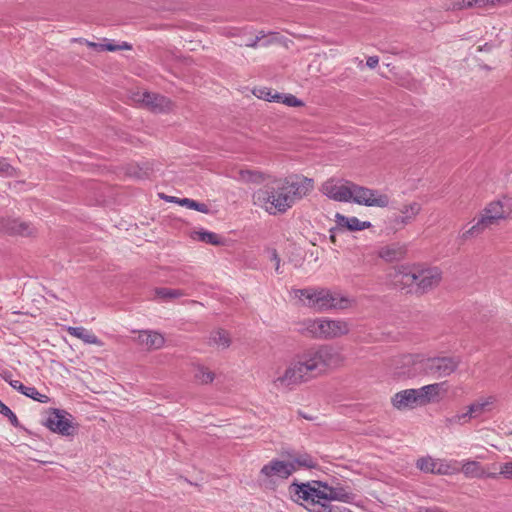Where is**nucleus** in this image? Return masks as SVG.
Returning <instances> with one entry per match:
<instances>
[{"label":"nucleus","instance_id":"9d476101","mask_svg":"<svg viewBox=\"0 0 512 512\" xmlns=\"http://www.w3.org/2000/svg\"><path fill=\"white\" fill-rule=\"evenodd\" d=\"M442 280V272L437 267L419 268L417 267V285L415 292L419 294L427 293L437 287Z\"/></svg>","mask_w":512,"mask_h":512},{"label":"nucleus","instance_id":"58836bf2","mask_svg":"<svg viewBox=\"0 0 512 512\" xmlns=\"http://www.w3.org/2000/svg\"><path fill=\"white\" fill-rule=\"evenodd\" d=\"M498 475L503 476L506 479H512V462H506L499 466Z\"/></svg>","mask_w":512,"mask_h":512},{"label":"nucleus","instance_id":"b1692460","mask_svg":"<svg viewBox=\"0 0 512 512\" xmlns=\"http://www.w3.org/2000/svg\"><path fill=\"white\" fill-rule=\"evenodd\" d=\"M440 387H441L440 383H434V384L425 385V386L417 389L418 395H419V400H420V405L423 406V405L430 403L431 400L439 394Z\"/></svg>","mask_w":512,"mask_h":512},{"label":"nucleus","instance_id":"393cba45","mask_svg":"<svg viewBox=\"0 0 512 512\" xmlns=\"http://www.w3.org/2000/svg\"><path fill=\"white\" fill-rule=\"evenodd\" d=\"M494 397H488L484 400L476 401L470 404L467 408V413L470 419L477 418L486 412L489 407L494 403Z\"/></svg>","mask_w":512,"mask_h":512},{"label":"nucleus","instance_id":"4c0bfd02","mask_svg":"<svg viewBox=\"0 0 512 512\" xmlns=\"http://www.w3.org/2000/svg\"><path fill=\"white\" fill-rule=\"evenodd\" d=\"M0 413L3 416L7 417L8 420L10 421L11 425H13L14 427L20 426L19 420H18L17 416L15 415V413L7 405H5L1 400H0Z\"/></svg>","mask_w":512,"mask_h":512},{"label":"nucleus","instance_id":"c03bdc74","mask_svg":"<svg viewBox=\"0 0 512 512\" xmlns=\"http://www.w3.org/2000/svg\"><path fill=\"white\" fill-rule=\"evenodd\" d=\"M11 169V165L6 160H0V172L8 173Z\"/></svg>","mask_w":512,"mask_h":512},{"label":"nucleus","instance_id":"9b49d317","mask_svg":"<svg viewBox=\"0 0 512 512\" xmlns=\"http://www.w3.org/2000/svg\"><path fill=\"white\" fill-rule=\"evenodd\" d=\"M352 182L340 183L335 179H328L321 186V192L328 198L338 202H348L352 199Z\"/></svg>","mask_w":512,"mask_h":512},{"label":"nucleus","instance_id":"f03ea898","mask_svg":"<svg viewBox=\"0 0 512 512\" xmlns=\"http://www.w3.org/2000/svg\"><path fill=\"white\" fill-rule=\"evenodd\" d=\"M314 188L313 180L302 175L274 179L263 188L256 190L253 203L265 209L270 215L284 214L296 202L308 195Z\"/></svg>","mask_w":512,"mask_h":512},{"label":"nucleus","instance_id":"c9c22d12","mask_svg":"<svg viewBox=\"0 0 512 512\" xmlns=\"http://www.w3.org/2000/svg\"><path fill=\"white\" fill-rule=\"evenodd\" d=\"M462 471L466 475L479 476L482 473L481 465L477 461H467L462 466Z\"/></svg>","mask_w":512,"mask_h":512},{"label":"nucleus","instance_id":"4d7b16f0","mask_svg":"<svg viewBox=\"0 0 512 512\" xmlns=\"http://www.w3.org/2000/svg\"><path fill=\"white\" fill-rule=\"evenodd\" d=\"M257 37H261V39H262V38H264V37H265V35H264V33H263V32H261Z\"/></svg>","mask_w":512,"mask_h":512},{"label":"nucleus","instance_id":"f3484780","mask_svg":"<svg viewBox=\"0 0 512 512\" xmlns=\"http://www.w3.org/2000/svg\"><path fill=\"white\" fill-rule=\"evenodd\" d=\"M350 332V324L343 319L326 318V340L335 339L347 335Z\"/></svg>","mask_w":512,"mask_h":512},{"label":"nucleus","instance_id":"a18cd8bd","mask_svg":"<svg viewBox=\"0 0 512 512\" xmlns=\"http://www.w3.org/2000/svg\"><path fill=\"white\" fill-rule=\"evenodd\" d=\"M330 240L332 243H336V233L337 232H342V230L339 228L338 225H336V227H333L330 229Z\"/></svg>","mask_w":512,"mask_h":512},{"label":"nucleus","instance_id":"4be33fe9","mask_svg":"<svg viewBox=\"0 0 512 512\" xmlns=\"http://www.w3.org/2000/svg\"><path fill=\"white\" fill-rule=\"evenodd\" d=\"M395 281L402 284L403 286H415L417 285V267L408 269L402 268L395 275Z\"/></svg>","mask_w":512,"mask_h":512},{"label":"nucleus","instance_id":"6e6d98bb","mask_svg":"<svg viewBox=\"0 0 512 512\" xmlns=\"http://www.w3.org/2000/svg\"><path fill=\"white\" fill-rule=\"evenodd\" d=\"M479 50H488V44L486 43L484 46L479 47Z\"/></svg>","mask_w":512,"mask_h":512},{"label":"nucleus","instance_id":"a211bd4d","mask_svg":"<svg viewBox=\"0 0 512 512\" xmlns=\"http://www.w3.org/2000/svg\"><path fill=\"white\" fill-rule=\"evenodd\" d=\"M335 221L342 231L344 229L349 231H361L371 226V223L368 221H360L357 217H346L340 213H336Z\"/></svg>","mask_w":512,"mask_h":512},{"label":"nucleus","instance_id":"aec40b11","mask_svg":"<svg viewBox=\"0 0 512 512\" xmlns=\"http://www.w3.org/2000/svg\"><path fill=\"white\" fill-rule=\"evenodd\" d=\"M406 247L398 243H393L380 248L378 256L387 262L399 261L406 255Z\"/></svg>","mask_w":512,"mask_h":512},{"label":"nucleus","instance_id":"1a4fd4ad","mask_svg":"<svg viewBox=\"0 0 512 512\" xmlns=\"http://www.w3.org/2000/svg\"><path fill=\"white\" fill-rule=\"evenodd\" d=\"M351 193V200L360 205L386 207L389 203L387 195L354 183L351 184Z\"/></svg>","mask_w":512,"mask_h":512},{"label":"nucleus","instance_id":"8fccbe9b","mask_svg":"<svg viewBox=\"0 0 512 512\" xmlns=\"http://www.w3.org/2000/svg\"><path fill=\"white\" fill-rule=\"evenodd\" d=\"M104 50H107V51H117L118 50V45H115V44H112V43L104 44Z\"/></svg>","mask_w":512,"mask_h":512},{"label":"nucleus","instance_id":"39448f33","mask_svg":"<svg viewBox=\"0 0 512 512\" xmlns=\"http://www.w3.org/2000/svg\"><path fill=\"white\" fill-rule=\"evenodd\" d=\"M510 214V209L501 201L489 203L482 211L477 222L467 231L463 232L461 238L467 240L476 237L484 232L485 229L497 225L500 220L506 219Z\"/></svg>","mask_w":512,"mask_h":512},{"label":"nucleus","instance_id":"5fc2aeb1","mask_svg":"<svg viewBox=\"0 0 512 512\" xmlns=\"http://www.w3.org/2000/svg\"><path fill=\"white\" fill-rule=\"evenodd\" d=\"M299 415L307 420H312V417L307 416V414H304L303 412L299 411Z\"/></svg>","mask_w":512,"mask_h":512},{"label":"nucleus","instance_id":"412c9836","mask_svg":"<svg viewBox=\"0 0 512 512\" xmlns=\"http://www.w3.org/2000/svg\"><path fill=\"white\" fill-rule=\"evenodd\" d=\"M421 210V205L417 202H413L408 205H404L401 209V214L396 216L394 219V223L396 225H406L410 223L415 217L419 214Z\"/></svg>","mask_w":512,"mask_h":512},{"label":"nucleus","instance_id":"ea45409f","mask_svg":"<svg viewBox=\"0 0 512 512\" xmlns=\"http://www.w3.org/2000/svg\"><path fill=\"white\" fill-rule=\"evenodd\" d=\"M317 339H325L326 340V318H318L317 324Z\"/></svg>","mask_w":512,"mask_h":512},{"label":"nucleus","instance_id":"72a5a7b5","mask_svg":"<svg viewBox=\"0 0 512 512\" xmlns=\"http://www.w3.org/2000/svg\"><path fill=\"white\" fill-rule=\"evenodd\" d=\"M195 378L202 384H208L214 380L215 374L204 366H199L195 372Z\"/></svg>","mask_w":512,"mask_h":512},{"label":"nucleus","instance_id":"49530a36","mask_svg":"<svg viewBox=\"0 0 512 512\" xmlns=\"http://www.w3.org/2000/svg\"><path fill=\"white\" fill-rule=\"evenodd\" d=\"M260 41H261V37H255V38L249 40L247 43H245V46L251 47V48H256Z\"/></svg>","mask_w":512,"mask_h":512},{"label":"nucleus","instance_id":"a878e982","mask_svg":"<svg viewBox=\"0 0 512 512\" xmlns=\"http://www.w3.org/2000/svg\"><path fill=\"white\" fill-rule=\"evenodd\" d=\"M209 345L217 346L218 348L226 349L230 346L231 339L229 333L223 329H217L210 333Z\"/></svg>","mask_w":512,"mask_h":512},{"label":"nucleus","instance_id":"dca6fc26","mask_svg":"<svg viewBox=\"0 0 512 512\" xmlns=\"http://www.w3.org/2000/svg\"><path fill=\"white\" fill-rule=\"evenodd\" d=\"M137 342L147 350H154L163 347L165 339L158 332L145 330L139 333Z\"/></svg>","mask_w":512,"mask_h":512},{"label":"nucleus","instance_id":"13d9d810","mask_svg":"<svg viewBox=\"0 0 512 512\" xmlns=\"http://www.w3.org/2000/svg\"><path fill=\"white\" fill-rule=\"evenodd\" d=\"M490 476L493 477V478H496L497 474H491Z\"/></svg>","mask_w":512,"mask_h":512},{"label":"nucleus","instance_id":"c756f323","mask_svg":"<svg viewBox=\"0 0 512 512\" xmlns=\"http://www.w3.org/2000/svg\"><path fill=\"white\" fill-rule=\"evenodd\" d=\"M155 294L158 298L164 301H170L186 295L183 290L171 289L166 287H160L155 289Z\"/></svg>","mask_w":512,"mask_h":512},{"label":"nucleus","instance_id":"7c9ffc66","mask_svg":"<svg viewBox=\"0 0 512 512\" xmlns=\"http://www.w3.org/2000/svg\"><path fill=\"white\" fill-rule=\"evenodd\" d=\"M274 102L283 103L289 107H300L304 106L303 101L298 99L296 96L292 94H280L274 93L273 97Z\"/></svg>","mask_w":512,"mask_h":512},{"label":"nucleus","instance_id":"cd10ccee","mask_svg":"<svg viewBox=\"0 0 512 512\" xmlns=\"http://www.w3.org/2000/svg\"><path fill=\"white\" fill-rule=\"evenodd\" d=\"M318 318L305 319L298 325V332L306 337L317 339Z\"/></svg>","mask_w":512,"mask_h":512},{"label":"nucleus","instance_id":"7ed1b4c3","mask_svg":"<svg viewBox=\"0 0 512 512\" xmlns=\"http://www.w3.org/2000/svg\"><path fill=\"white\" fill-rule=\"evenodd\" d=\"M461 363L460 357L455 356H436L424 358L419 355H407L403 358L405 366L411 365L407 371H399V376L407 378L415 377L418 374H424L436 379L450 376L454 373Z\"/></svg>","mask_w":512,"mask_h":512},{"label":"nucleus","instance_id":"f704fd0d","mask_svg":"<svg viewBox=\"0 0 512 512\" xmlns=\"http://www.w3.org/2000/svg\"><path fill=\"white\" fill-rule=\"evenodd\" d=\"M25 396L38 401L40 403H48L49 397L45 394H41L35 387L33 386H27L26 390L24 391Z\"/></svg>","mask_w":512,"mask_h":512},{"label":"nucleus","instance_id":"ddd939ff","mask_svg":"<svg viewBox=\"0 0 512 512\" xmlns=\"http://www.w3.org/2000/svg\"><path fill=\"white\" fill-rule=\"evenodd\" d=\"M0 231L10 235L31 236L35 229L28 222L18 219L0 218Z\"/></svg>","mask_w":512,"mask_h":512},{"label":"nucleus","instance_id":"864d4df0","mask_svg":"<svg viewBox=\"0 0 512 512\" xmlns=\"http://www.w3.org/2000/svg\"><path fill=\"white\" fill-rule=\"evenodd\" d=\"M165 199H166L168 202H174V203H177V200H178L179 198H177V197H173V196H170V197H167V196H166V197H165Z\"/></svg>","mask_w":512,"mask_h":512},{"label":"nucleus","instance_id":"a19ab883","mask_svg":"<svg viewBox=\"0 0 512 512\" xmlns=\"http://www.w3.org/2000/svg\"><path fill=\"white\" fill-rule=\"evenodd\" d=\"M259 93H260L258 95L259 98H262L269 102H274V99L272 98L274 93H272V91L270 89H267V88L261 89V90H259Z\"/></svg>","mask_w":512,"mask_h":512},{"label":"nucleus","instance_id":"6ab92c4d","mask_svg":"<svg viewBox=\"0 0 512 512\" xmlns=\"http://www.w3.org/2000/svg\"><path fill=\"white\" fill-rule=\"evenodd\" d=\"M416 466L425 473L442 475L446 474L448 471V465L431 457H422L418 459Z\"/></svg>","mask_w":512,"mask_h":512},{"label":"nucleus","instance_id":"bb28decb","mask_svg":"<svg viewBox=\"0 0 512 512\" xmlns=\"http://www.w3.org/2000/svg\"><path fill=\"white\" fill-rule=\"evenodd\" d=\"M67 332L71 336L83 340L85 343L97 345L100 344L98 337L95 334L89 332L84 327H68Z\"/></svg>","mask_w":512,"mask_h":512},{"label":"nucleus","instance_id":"473e14b6","mask_svg":"<svg viewBox=\"0 0 512 512\" xmlns=\"http://www.w3.org/2000/svg\"><path fill=\"white\" fill-rule=\"evenodd\" d=\"M177 204H179L181 206H185L189 209H193V210L205 213V214L209 212V208L206 204L197 202L190 198L178 199Z\"/></svg>","mask_w":512,"mask_h":512},{"label":"nucleus","instance_id":"5701e85b","mask_svg":"<svg viewBox=\"0 0 512 512\" xmlns=\"http://www.w3.org/2000/svg\"><path fill=\"white\" fill-rule=\"evenodd\" d=\"M238 178L246 183L261 184L269 178V175L258 170L241 169L238 172Z\"/></svg>","mask_w":512,"mask_h":512},{"label":"nucleus","instance_id":"4468645a","mask_svg":"<svg viewBox=\"0 0 512 512\" xmlns=\"http://www.w3.org/2000/svg\"><path fill=\"white\" fill-rule=\"evenodd\" d=\"M140 101L144 106L149 108L152 112L162 113L168 112L172 109V101L160 94L144 92Z\"/></svg>","mask_w":512,"mask_h":512},{"label":"nucleus","instance_id":"2eb2a0df","mask_svg":"<svg viewBox=\"0 0 512 512\" xmlns=\"http://www.w3.org/2000/svg\"><path fill=\"white\" fill-rule=\"evenodd\" d=\"M392 404L399 410L421 406L417 389H406L396 393L392 398Z\"/></svg>","mask_w":512,"mask_h":512},{"label":"nucleus","instance_id":"09e8293b","mask_svg":"<svg viewBox=\"0 0 512 512\" xmlns=\"http://www.w3.org/2000/svg\"><path fill=\"white\" fill-rule=\"evenodd\" d=\"M2 378L10 384L13 381L11 372L5 371L1 374Z\"/></svg>","mask_w":512,"mask_h":512},{"label":"nucleus","instance_id":"de8ad7c7","mask_svg":"<svg viewBox=\"0 0 512 512\" xmlns=\"http://www.w3.org/2000/svg\"><path fill=\"white\" fill-rule=\"evenodd\" d=\"M87 45L89 47H92L98 51H104V44H101V43H94V42H89L87 41Z\"/></svg>","mask_w":512,"mask_h":512},{"label":"nucleus","instance_id":"603ef678","mask_svg":"<svg viewBox=\"0 0 512 512\" xmlns=\"http://www.w3.org/2000/svg\"><path fill=\"white\" fill-rule=\"evenodd\" d=\"M131 48L132 46L127 42H123L121 45H118V50H130Z\"/></svg>","mask_w":512,"mask_h":512},{"label":"nucleus","instance_id":"0eeeda50","mask_svg":"<svg viewBox=\"0 0 512 512\" xmlns=\"http://www.w3.org/2000/svg\"><path fill=\"white\" fill-rule=\"evenodd\" d=\"M314 484L321 488V496H325V498H322L323 503L329 505H331V501L351 503L356 499V494L353 493L351 487L343 485L337 480H333L330 484L322 481H314Z\"/></svg>","mask_w":512,"mask_h":512},{"label":"nucleus","instance_id":"f257e3e1","mask_svg":"<svg viewBox=\"0 0 512 512\" xmlns=\"http://www.w3.org/2000/svg\"><path fill=\"white\" fill-rule=\"evenodd\" d=\"M343 360L341 353L330 345L312 346L297 353L273 383L278 389H292L325 372L327 368L341 365Z\"/></svg>","mask_w":512,"mask_h":512},{"label":"nucleus","instance_id":"f8f14e48","mask_svg":"<svg viewBox=\"0 0 512 512\" xmlns=\"http://www.w3.org/2000/svg\"><path fill=\"white\" fill-rule=\"evenodd\" d=\"M295 471L296 467L294 466V462L272 460L262 467L260 475L266 478L276 476L281 479H287Z\"/></svg>","mask_w":512,"mask_h":512},{"label":"nucleus","instance_id":"c85d7f7f","mask_svg":"<svg viewBox=\"0 0 512 512\" xmlns=\"http://www.w3.org/2000/svg\"><path fill=\"white\" fill-rule=\"evenodd\" d=\"M470 420L471 419L466 411V412H462V413H457V414L449 416V417H445L443 420V423L446 428L452 429L455 426L464 425V424L470 422Z\"/></svg>","mask_w":512,"mask_h":512},{"label":"nucleus","instance_id":"2f4dec72","mask_svg":"<svg viewBox=\"0 0 512 512\" xmlns=\"http://www.w3.org/2000/svg\"><path fill=\"white\" fill-rule=\"evenodd\" d=\"M291 462H294L296 469L300 467L312 469L318 465L317 461L306 453L295 456Z\"/></svg>","mask_w":512,"mask_h":512},{"label":"nucleus","instance_id":"37998d69","mask_svg":"<svg viewBox=\"0 0 512 512\" xmlns=\"http://www.w3.org/2000/svg\"><path fill=\"white\" fill-rule=\"evenodd\" d=\"M379 63V58L377 56H370L367 58L366 65L373 69L375 68Z\"/></svg>","mask_w":512,"mask_h":512},{"label":"nucleus","instance_id":"79ce46f5","mask_svg":"<svg viewBox=\"0 0 512 512\" xmlns=\"http://www.w3.org/2000/svg\"><path fill=\"white\" fill-rule=\"evenodd\" d=\"M10 386L14 388L15 390L19 391L21 394H24V391L26 390L27 386H25L23 383H21L18 380H13L10 382Z\"/></svg>","mask_w":512,"mask_h":512},{"label":"nucleus","instance_id":"e433bc0d","mask_svg":"<svg viewBox=\"0 0 512 512\" xmlns=\"http://www.w3.org/2000/svg\"><path fill=\"white\" fill-rule=\"evenodd\" d=\"M199 240L212 245L222 244L221 237L213 232L201 231L198 233Z\"/></svg>","mask_w":512,"mask_h":512},{"label":"nucleus","instance_id":"3c124183","mask_svg":"<svg viewBox=\"0 0 512 512\" xmlns=\"http://www.w3.org/2000/svg\"><path fill=\"white\" fill-rule=\"evenodd\" d=\"M273 258H276V267H275V271H276L277 273H280V270H279V269H280V258H279V256H278V254H277V252H276V251H274V252H273Z\"/></svg>","mask_w":512,"mask_h":512},{"label":"nucleus","instance_id":"6e6552de","mask_svg":"<svg viewBox=\"0 0 512 512\" xmlns=\"http://www.w3.org/2000/svg\"><path fill=\"white\" fill-rule=\"evenodd\" d=\"M72 416L64 410L52 409L44 425L54 433L62 436H72L75 434V426L73 425Z\"/></svg>","mask_w":512,"mask_h":512},{"label":"nucleus","instance_id":"20e7f679","mask_svg":"<svg viewBox=\"0 0 512 512\" xmlns=\"http://www.w3.org/2000/svg\"><path fill=\"white\" fill-rule=\"evenodd\" d=\"M295 296L306 299V305L317 311H327L331 309L344 310L352 306L354 300L338 292L329 289H296Z\"/></svg>","mask_w":512,"mask_h":512},{"label":"nucleus","instance_id":"423d86ee","mask_svg":"<svg viewBox=\"0 0 512 512\" xmlns=\"http://www.w3.org/2000/svg\"><path fill=\"white\" fill-rule=\"evenodd\" d=\"M290 489L294 493L293 500H303L309 511L332 512V506L322 502V498H325V496H321V488L314 483L313 485L311 483H293Z\"/></svg>","mask_w":512,"mask_h":512}]
</instances>
